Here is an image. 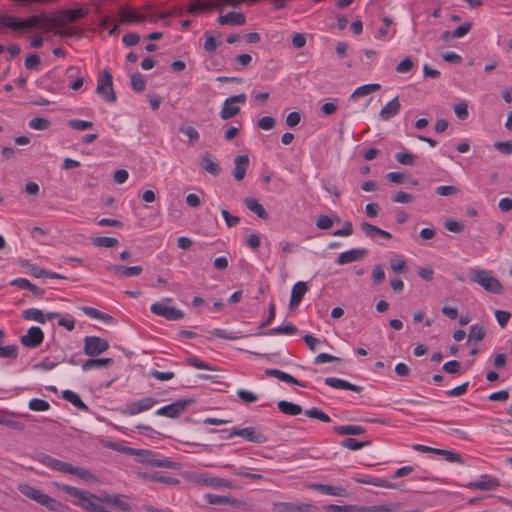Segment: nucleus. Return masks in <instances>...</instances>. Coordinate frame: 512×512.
Listing matches in <instances>:
<instances>
[{
  "label": "nucleus",
  "mask_w": 512,
  "mask_h": 512,
  "mask_svg": "<svg viewBox=\"0 0 512 512\" xmlns=\"http://www.w3.org/2000/svg\"><path fill=\"white\" fill-rule=\"evenodd\" d=\"M138 462L145 464L149 467L166 468L172 470H178L181 468V464L170 460L169 458L163 457L157 452L152 450L141 449Z\"/></svg>",
  "instance_id": "20e7f679"
},
{
  "label": "nucleus",
  "mask_w": 512,
  "mask_h": 512,
  "mask_svg": "<svg viewBox=\"0 0 512 512\" xmlns=\"http://www.w3.org/2000/svg\"><path fill=\"white\" fill-rule=\"evenodd\" d=\"M277 406H278V409L283 414H286V415L295 416L302 412V407L300 405L286 401V400L279 401Z\"/></svg>",
  "instance_id": "72a5a7b5"
},
{
  "label": "nucleus",
  "mask_w": 512,
  "mask_h": 512,
  "mask_svg": "<svg viewBox=\"0 0 512 512\" xmlns=\"http://www.w3.org/2000/svg\"><path fill=\"white\" fill-rule=\"evenodd\" d=\"M23 317L26 320L37 321L41 324L45 323L44 313L40 309H37V308H30V309L25 310L23 312Z\"/></svg>",
  "instance_id": "a19ab883"
},
{
  "label": "nucleus",
  "mask_w": 512,
  "mask_h": 512,
  "mask_svg": "<svg viewBox=\"0 0 512 512\" xmlns=\"http://www.w3.org/2000/svg\"><path fill=\"white\" fill-rule=\"evenodd\" d=\"M396 160L402 165H413L415 156L409 152H397L395 154Z\"/></svg>",
  "instance_id": "5fc2aeb1"
},
{
  "label": "nucleus",
  "mask_w": 512,
  "mask_h": 512,
  "mask_svg": "<svg viewBox=\"0 0 512 512\" xmlns=\"http://www.w3.org/2000/svg\"><path fill=\"white\" fill-rule=\"evenodd\" d=\"M264 373H265V375L270 376V377H275V378L279 379L280 381L298 385L301 387H306V385L304 383L300 382L295 377H293L290 374L283 372L279 369L268 368L264 371Z\"/></svg>",
  "instance_id": "a878e982"
},
{
  "label": "nucleus",
  "mask_w": 512,
  "mask_h": 512,
  "mask_svg": "<svg viewBox=\"0 0 512 512\" xmlns=\"http://www.w3.org/2000/svg\"><path fill=\"white\" fill-rule=\"evenodd\" d=\"M114 363L112 358H96L88 359L82 363V370L87 372L92 369H100L104 367H110Z\"/></svg>",
  "instance_id": "cd10ccee"
},
{
  "label": "nucleus",
  "mask_w": 512,
  "mask_h": 512,
  "mask_svg": "<svg viewBox=\"0 0 512 512\" xmlns=\"http://www.w3.org/2000/svg\"><path fill=\"white\" fill-rule=\"evenodd\" d=\"M495 317L498 322V324L504 328L507 323L509 322V319L511 317V314L508 311L504 310H496L495 311Z\"/></svg>",
  "instance_id": "680f3d73"
},
{
  "label": "nucleus",
  "mask_w": 512,
  "mask_h": 512,
  "mask_svg": "<svg viewBox=\"0 0 512 512\" xmlns=\"http://www.w3.org/2000/svg\"><path fill=\"white\" fill-rule=\"evenodd\" d=\"M216 9H220V5L215 4V1L192 0L190 6L188 7V12L191 14H197L200 12Z\"/></svg>",
  "instance_id": "5701e85b"
},
{
  "label": "nucleus",
  "mask_w": 512,
  "mask_h": 512,
  "mask_svg": "<svg viewBox=\"0 0 512 512\" xmlns=\"http://www.w3.org/2000/svg\"><path fill=\"white\" fill-rule=\"evenodd\" d=\"M87 316L95 319L102 320L105 323H113L114 318L109 314H105L95 308L83 306L80 308Z\"/></svg>",
  "instance_id": "f704fd0d"
},
{
  "label": "nucleus",
  "mask_w": 512,
  "mask_h": 512,
  "mask_svg": "<svg viewBox=\"0 0 512 512\" xmlns=\"http://www.w3.org/2000/svg\"><path fill=\"white\" fill-rule=\"evenodd\" d=\"M67 125L75 130L84 131L93 127V123L91 121L80 120V119H70L67 121Z\"/></svg>",
  "instance_id": "8fccbe9b"
},
{
  "label": "nucleus",
  "mask_w": 512,
  "mask_h": 512,
  "mask_svg": "<svg viewBox=\"0 0 512 512\" xmlns=\"http://www.w3.org/2000/svg\"><path fill=\"white\" fill-rule=\"evenodd\" d=\"M494 147L502 154L509 155L512 153V142H495Z\"/></svg>",
  "instance_id": "774afa93"
},
{
  "label": "nucleus",
  "mask_w": 512,
  "mask_h": 512,
  "mask_svg": "<svg viewBox=\"0 0 512 512\" xmlns=\"http://www.w3.org/2000/svg\"><path fill=\"white\" fill-rule=\"evenodd\" d=\"M217 21L221 25L242 26L246 23V18L243 13L232 11L221 15Z\"/></svg>",
  "instance_id": "b1692460"
},
{
  "label": "nucleus",
  "mask_w": 512,
  "mask_h": 512,
  "mask_svg": "<svg viewBox=\"0 0 512 512\" xmlns=\"http://www.w3.org/2000/svg\"><path fill=\"white\" fill-rule=\"evenodd\" d=\"M61 490L67 495L78 499L77 505L89 512H100L103 506L98 504L100 500L95 494L89 491H83L70 485H62Z\"/></svg>",
  "instance_id": "7ed1b4c3"
},
{
  "label": "nucleus",
  "mask_w": 512,
  "mask_h": 512,
  "mask_svg": "<svg viewBox=\"0 0 512 512\" xmlns=\"http://www.w3.org/2000/svg\"><path fill=\"white\" fill-rule=\"evenodd\" d=\"M195 402L192 398L180 399L171 404H168L156 411L159 416H165L169 418L178 417L189 405Z\"/></svg>",
  "instance_id": "f8f14e48"
},
{
  "label": "nucleus",
  "mask_w": 512,
  "mask_h": 512,
  "mask_svg": "<svg viewBox=\"0 0 512 512\" xmlns=\"http://www.w3.org/2000/svg\"><path fill=\"white\" fill-rule=\"evenodd\" d=\"M380 84L378 83H371V84H365L360 87H357L354 90V98L357 97H363L366 95H370L371 93H374L380 89Z\"/></svg>",
  "instance_id": "e433bc0d"
},
{
  "label": "nucleus",
  "mask_w": 512,
  "mask_h": 512,
  "mask_svg": "<svg viewBox=\"0 0 512 512\" xmlns=\"http://www.w3.org/2000/svg\"><path fill=\"white\" fill-rule=\"evenodd\" d=\"M157 402V399L153 397H145L140 400L128 403L124 412L133 416L151 409Z\"/></svg>",
  "instance_id": "f3484780"
},
{
  "label": "nucleus",
  "mask_w": 512,
  "mask_h": 512,
  "mask_svg": "<svg viewBox=\"0 0 512 512\" xmlns=\"http://www.w3.org/2000/svg\"><path fill=\"white\" fill-rule=\"evenodd\" d=\"M41 59L37 54H31L26 57L24 65L26 69L33 70L36 69L37 66L40 64Z\"/></svg>",
  "instance_id": "338daca9"
},
{
  "label": "nucleus",
  "mask_w": 512,
  "mask_h": 512,
  "mask_svg": "<svg viewBox=\"0 0 512 512\" xmlns=\"http://www.w3.org/2000/svg\"><path fill=\"white\" fill-rule=\"evenodd\" d=\"M400 109L401 104L398 96H396L382 107L379 112V118L382 121H389L399 114Z\"/></svg>",
  "instance_id": "aec40b11"
},
{
  "label": "nucleus",
  "mask_w": 512,
  "mask_h": 512,
  "mask_svg": "<svg viewBox=\"0 0 512 512\" xmlns=\"http://www.w3.org/2000/svg\"><path fill=\"white\" fill-rule=\"evenodd\" d=\"M221 214L225 220L227 227L232 228L240 223V218L229 213L227 210H222Z\"/></svg>",
  "instance_id": "13d9d810"
},
{
  "label": "nucleus",
  "mask_w": 512,
  "mask_h": 512,
  "mask_svg": "<svg viewBox=\"0 0 512 512\" xmlns=\"http://www.w3.org/2000/svg\"><path fill=\"white\" fill-rule=\"evenodd\" d=\"M307 290H308L307 284L305 282L298 281L292 287L291 296L293 298H296V299L302 301V299H303L305 293L307 292Z\"/></svg>",
  "instance_id": "09e8293b"
},
{
  "label": "nucleus",
  "mask_w": 512,
  "mask_h": 512,
  "mask_svg": "<svg viewBox=\"0 0 512 512\" xmlns=\"http://www.w3.org/2000/svg\"><path fill=\"white\" fill-rule=\"evenodd\" d=\"M131 86H132V89L137 93H141L145 90L146 82H145L142 74L137 72V73H133L131 75Z\"/></svg>",
  "instance_id": "79ce46f5"
},
{
  "label": "nucleus",
  "mask_w": 512,
  "mask_h": 512,
  "mask_svg": "<svg viewBox=\"0 0 512 512\" xmlns=\"http://www.w3.org/2000/svg\"><path fill=\"white\" fill-rule=\"evenodd\" d=\"M235 167L233 170V177L237 181H241L244 179L246 175V171L249 167V158L247 155H240L235 158Z\"/></svg>",
  "instance_id": "393cba45"
},
{
  "label": "nucleus",
  "mask_w": 512,
  "mask_h": 512,
  "mask_svg": "<svg viewBox=\"0 0 512 512\" xmlns=\"http://www.w3.org/2000/svg\"><path fill=\"white\" fill-rule=\"evenodd\" d=\"M310 488L321 492L322 494L332 495V496H342L344 495L345 489L341 486H333L327 484H311Z\"/></svg>",
  "instance_id": "473e14b6"
},
{
  "label": "nucleus",
  "mask_w": 512,
  "mask_h": 512,
  "mask_svg": "<svg viewBox=\"0 0 512 512\" xmlns=\"http://www.w3.org/2000/svg\"><path fill=\"white\" fill-rule=\"evenodd\" d=\"M92 243L97 247L111 248L118 245V239L114 237L99 236L92 238Z\"/></svg>",
  "instance_id": "58836bf2"
},
{
  "label": "nucleus",
  "mask_w": 512,
  "mask_h": 512,
  "mask_svg": "<svg viewBox=\"0 0 512 512\" xmlns=\"http://www.w3.org/2000/svg\"><path fill=\"white\" fill-rule=\"evenodd\" d=\"M385 28L379 29V34L383 39H390L394 34V29L392 28V22L388 19H384Z\"/></svg>",
  "instance_id": "0e129e2a"
},
{
  "label": "nucleus",
  "mask_w": 512,
  "mask_h": 512,
  "mask_svg": "<svg viewBox=\"0 0 512 512\" xmlns=\"http://www.w3.org/2000/svg\"><path fill=\"white\" fill-rule=\"evenodd\" d=\"M109 348L106 339L97 336H86L84 338V353L90 357H96Z\"/></svg>",
  "instance_id": "9b49d317"
},
{
  "label": "nucleus",
  "mask_w": 512,
  "mask_h": 512,
  "mask_svg": "<svg viewBox=\"0 0 512 512\" xmlns=\"http://www.w3.org/2000/svg\"><path fill=\"white\" fill-rule=\"evenodd\" d=\"M357 481L363 482L366 484H371L376 487L387 488V489H397L398 488L397 483H394V482H392L386 478H382V477H368L366 479H358Z\"/></svg>",
  "instance_id": "7c9ffc66"
},
{
  "label": "nucleus",
  "mask_w": 512,
  "mask_h": 512,
  "mask_svg": "<svg viewBox=\"0 0 512 512\" xmlns=\"http://www.w3.org/2000/svg\"><path fill=\"white\" fill-rule=\"evenodd\" d=\"M485 336V330L482 326L472 325L469 330L468 343H478Z\"/></svg>",
  "instance_id": "4c0bfd02"
},
{
  "label": "nucleus",
  "mask_w": 512,
  "mask_h": 512,
  "mask_svg": "<svg viewBox=\"0 0 512 512\" xmlns=\"http://www.w3.org/2000/svg\"><path fill=\"white\" fill-rule=\"evenodd\" d=\"M193 481L199 485L211 487L214 489H220V488H227V489H235L238 488V486L235 484V482L221 478V477H212L209 476L207 473H200L196 474L193 477Z\"/></svg>",
  "instance_id": "1a4fd4ad"
},
{
  "label": "nucleus",
  "mask_w": 512,
  "mask_h": 512,
  "mask_svg": "<svg viewBox=\"0 0 512 512\" xmlns=\"http://www.w3.org/2000/svg\"><path fill=\"white\" fill-rule=\"evenodd\" d=\"M200 165L203 170L210 173L213 176H218L221 173V168L219 164L212 160L209 154H204L201 156Z\"/></svg>",
  "instance_id": "c756f323"
},
{
  "label": "nucleus",
  "mask_w": 512,
  "mask_h": 512,
  "mask_svg": "<svg viewBox=\"0 0 512 512\" xmlns=\"http://www.w3.org/2000/svg\"><path fill=\"white\" fill-rule=\"evenodd\" d=\"M246 99L247 97L244 93L226 98L219 113L221 119L228 120L236 116L240 112V106L237 104H245Z\"/></svg>",
  "instance_id": "9d476101"
},
{
  "label": "nucleus",
  "mask_w": 512,
  "mask_h": 512,
  "mask_svg": "<svg viewBox=\"0 0 512 512\" xmlns=\"http://www.w3.org/2000/svg\"><path fill=\"white\" fill-rule=\"evenodd\" d=\"M205 499L211 505H231L235 502V500L229 496H220L211 493L206 494Z\"/></svg>",
  "instance_id": "c9c22d12"
},
{
  "label": "nucleus",
  "mask_w": 512,
  "mask_h": 512,
  "mask_svg": "<svg viewBox=\"0 0 512 512\" xmlns=\"http://www.w3.org/2000/svg\"><path fill=\"white\" fill-rule=\"evenodd\" d=\"M51 17L46 14L33 15L24 20H18L11 16L0 15V24L13 30L31 29L40 26L50 28Z\"/></svg>",
  "instance_id": "f03ea898"
},
{
  "label": "nucleus",
  "mask_w": 512,
  "mask_h": 512,
  "mask_svg": "<svg viewBox=\"0 0 512 512\" xmlns=\"http://www.w3.org/2000/svg\"><path fill=\"white\" fill-rule=\"evenodd\" d=\"M436 193L440 196H451L458 193V189L452 185H442L436 188Z\"/></svg>",
  "instance_id": "052dcab7"
},
{
  "label": "nucleus",
  "mask_w": 512,
  "mask_h": 512,
  "mask_svg": "<svg viewBox=\"0 0 512 512\" xmlns=\"http://www.w3.org/2000/svg\"><path fill=\"white\" fill-rule=\"evenodd\" d=\"M187 363L196 369L214 370L208 363L198 359L197 357L187 358Z\"/></svg>",
  "instance_id": "bf43d9fd"
},
{
  "label": "nucleus",
  "mask_w": 512,
  "mask_h": 512,
  "mask_svg": "<svg viewBox=\"0 0 512 512\" xmlns=\"http://www.w3.org/2000/svg\"><path fill=\"white\" fill-rule=\"evenodd\" d=\"M391 269L395 272H402L406 269V262L401 256H395L390 260Z\"/></svg>",
  "instance_id": "6e6d98bb"
},
{
  "label": "nucleus",
  "mask_w": 512,
  "mask_h": 512,
  "mask_svg": "<svg viewBox=\"0 0 512 512\" xmlns=\"http://www.w3.org/2000/svg\"><path fill=\"white\" fill-rule=\"evenodd\" d=\"M304 414L307 417L315 418V419H318V420H320L322 422H326L327 423V422L331 421V418H330L329 415H327L322 410H320V409H318L316 407H313V408L305 410Z\"/></svg>",
  "instance_id": "a18cd8bd"
},
{
  "label": "nucleus",
  "mask_w": 512,
  "mask_h": 512,
  "mask_svg": "<svg viewBox=\"0 0 512 512\" xmlns=\"http://www.w3.org/2000/svg\"><path fill=\"white\" fill-rule=\"evenodd\" d=\"M454 113L460 120H466L469 116L467 102L462 100L454 105Z\"/></svg>",
  "instance_id": "3c124183"
},
{
  "label": "nucleus",
  "mask_w": 512,
  "mask_h": 512,
  "mask_svg": "<svg viewBox=\"0 0 512 512\" xmlns=\"http://www.w3.org/2000/svg\"><path fill=\"white\" fill-rule=\"evenodd\" d=\"M413 200V196L404 191H398L392 196V201L395 203H409Z\"/></svg>",
  "instance_id": "e2e57ef3"
},
{
  "label": "nucleus",
  "mask_w": 512,
  "mask_h": 512,
  "mask_svg": "<svg viewBox=\"0 0 512 512\" xmlns=\"http://www.w3.org/2000/svg\"><path fill=\"white\" fill-rule=\"evenodd\" d=\"M28 125L34 130H46L50 126V121L47 118L35 117L29 121Z\"/></svg>",
  "instance_id": "603ef678"
},
{
  "label": "nucleus",
  "mask_w": 512,
  "mask_h": 512,
  "mask_svg": "<svg viewBox=\"0 0 512 512\" xmlns=\"http://www.w3.org/2000/svg\"><path fill=\"white\" fill-rule=\"evenodd\" d=\"M62 397L64 400L70 402L72 405H74L76 408L88 412L89 408L88 406L81 400L80 396L71 390H64L62 392Z\"/></svg>",
  "instance_id": "2f4dec72"
},
{
  "label": "nucleus",
  "mask_w": 512,
  "mask_h": 512,
  "mask_svg": "<svg viewBox=\"0 0 512 512\" xmlns=\"http://www.w3.org/2000/svg\"><path fill=\"white\" fill-rule=\"evenodd\" d=\"M469 276L472 282L478 284L488 293L499 295L504 292L503 285L490 270L475 267L470 269Z\"/></svg>",
  "instance_id": "f257e3e1"
},
{
  "label": "nucleus",
  "mask_w": 512,
  "mask_h": 512,
  "mask_svg": "<svg viewBox=\"0 0 512 512\" xmlns=\"http://www.w3.org/2000/svg\"><path fill=\"white\" fill-rule=\"evenodd\" d=\"M44 340V332L38 326L30 327L26 334L20 336V343L30 349H36L40 347Z\"/></svg>",
  "instance_id": "ddd939ff"
},
{
  "label": "nucleus",
  "mask_w": 512,
  "mask_h": 512,
  "mask_svg": "<svg viewBox=\"0 0 512 512\" xmlns=\"http://www.w3.org/2000/svg\"><path fill=\"white\" fill-rule=\"evenodd\" d=\"M413 67V62L412 60L409 58V57H405L404 59H402L397 67H396V71L398 73H407L409 72Z\"/></svg>",
  "instance_id": "69168bd1"
},
{
  "label": "nucleus",
  "mask_w": 512,
  "mask_h": 512,
  "mask_svg": "<svg viewBox=\"0 0 512 512\" xmlns=\"http://www.w3.org/2000/svg\"><path fill=\"white\" fill-rule=\"evenodd\" d=\"M118 15L121 24L141 23L146 20V15L140 13L138 10L125 5L120 6Z\"/></svg>",
  "instance_id": "2eb2a0df"
},
{
  "label": "nucleus",
  "mask_w": 512,
  "mask_h": 512,
  "mask_svg": "<svg viewBox=\"0 0 512 512\" xmlns=\"http://www.w3.org/2000/svg\"><path fill=\"white\" fill-rule=\"evenodd\" d=\"M361 228H362L365 236L368 238H371V239L382 238L384 240H390L392 237L390 232L380 229L377 226H374V225L366 223V222H363L361 224Z\"/></svg>",
  "instance_id": "4be33fe9"
},
{
  "label": "nucleus",
  "mask_w": 512,
  "mask_h": 512,
  "mask_svg": "<svg viewBox=\"0 0 512 512\" xmlns=\"http://www.w3.org/2000/svg\"><path fill=\"white\" fill-rule=\"evenodd\" d=\"M245 207L251 212L255 213L261 219H267L268 213L262 204L255 198H246L244 200Z\"/></svg>",
  "instance_id": "c85d7f7f"
},
{
  "label": "nucleus",
  "mask_w": 512,
  "mask_h": 512,
  "mask_svg": "<svg viewBox=\"0 0 512 512\" xmlns=\"http://www.w3.org/2000/svg\"><path fill=\"white\" fill-rule=\"evenodd\" d=\"M234 436L243 437L247 441L257 443V444L265 443L268 440V438L263 433L259 432L254 427H246V428H242V429L233 428L230 431L228 438H232Z\"/></svg>",
  "instance_id": "4468645a"
},
{
  "label": "nucleus",
  "mask_w": 512,
  "mask_h": 512,
  "mask_svg": "<svg viewBox=\"0 0 512 512\" xmlns=\"http://www.w3.org/2000/svg\"><path fill=\"white\" fill-rule=\"evenodd\" d=\"M37 460L39 462H41L42 464L46 465L47 467L52 468L56 471H61V472H65V473L70 472V468H71L70 463L62 462L56 458H53L50 455L40 453L37 456Z\"/></svg>",
  "instance_id": "6ab92c4d"
},
{
  "label": "nucleus",
  "mask_w": 512,
  "mask_h": 512,
  "mask_svg": "<svg viewBox=\"0 0 512 512\" xmlns=\"http://www.w3.org/2000/svg\"><path fill=\"white\" fill-rule=\"evenodd\" d=\"M69 474L76 475L87 482L95 479L94 475L89 470L73 465H71Z\"/></svg>",
  "instance_id": "de8ad7c7"
},
{
  "label": "nucleus",
  "mask_w": 512,
  "mask_h": 512,
  "mask_svg": "<svg viewBox=\"0 0 512 512\" xmlns=\"http://www.w3.org/2000/svg\"><path fill=\"white\" fill-rule=\"evenodd\" d=\"M28 407L32 411L42 412L47 411L50 408V404L46 400L33 398L29 401Z\"/></svg>",
  "instance_id": "49530a36"
},
{
  "label": "nucleus",
  "mask_w": 512,
  "mask_h": 512,
  "mask_svg": "<svg viewBox=\"0 0 512 512\" xmlns=\"http://www.w3.org/2000/svg\"><path fill=\"white\" fill-rule=\"evenodd\" d=\"M18 357V347L16 345H0V358L2 359H16Z\"/></svg>",
  "instance_id": "37998d69"
},
{
  "label": "nucleus",
  "mask_w": 512,
  "mask_h": 512,
  "mask_svg": "<svg viewBox=\"0 0 512 512\" xmlns=\"http://www.w3.org/2000/svg\"><path fill=\"white\" fill-rule=\"evenodd\" d=\"M325 384L330 386V387H333V388H336V389H345V390H352V383L351 382H348V381H345V380H342V379H339V378H335V377H328L325 379Z\"/></svg>",
  "instance_id": "ea45409f"
},
{
  "label": "nucleus",
  "mask_w": 512,
  "mask_h": 512,
  "mask_svg": "<svg viewBox=\"0 0 512 512\" xmlns=\"http://www.w3.org/2000/svg\"><path fill=\"white\" fill-rule=\"evenodd\" d=\"M20 263L22 267L28 268L29 273L36 278L45 277V275H47V270L37 265L30 264L27 260H22Z\"/></svg>",
  "instance_id": "c03bdc74"
},
{
  "label": "nucleus",
  "mask_w": 512,
  "mask_h": 512,
  "mask_svg": "<svg viewBox=\"0 0 512 512\" xmlns=\"http://www.w3.org/2000/svg\"><path fill=\"white\" fill-rule=\"evenodd\" d=\"M499 485L498 481L489 475H481L478 479L469 481L464 485L466 488H472L480 491H490L497 488Z\"/></svg>",
  "instance_id": "a211bd4d"
},
{
  "label": "nucleus",
  "mask_w": 512,
  "mask_h": 512,
  "mask_svg": "<svg viewBox=\"0 0 512 512\" xmlns=\"http://www.w3.org/2000/svg\"><path fill=\"white\" fill-rule=\"evenodd\" d=\"M122 495L119 494H105L101 498V501L117 507L121 511H130L131 505L122 500Z\"/></svg>",
  "instance_id": "bb28decb"
},
{
  "label": "nucleus",
  "mask_w": 512,
  "mask_h": 512,
  "mask_svg": "<svg viewBox=\"0 0 512 512\" xmlns=\"http://www.w3.org/2000/svg\"><path fill=\"white\" fill-rule=\"evenodd\" d=\"M171 301V298H164L161 302L153 303L150 310L153 314L164 317L169 321L182 319L184 317V313L180 309L166 305V303Z\"/></svg>",
  "instance_id": "0eeeda50"
},
{
  "label": "nucleus",
  "mask_w": 512,
  "mask_h": 512,
  "mask_svg": "<svg viewBox=\"0 0 512 512\" xmlns=\"http://www.w3.org/2000/svg\"><path fill=\"white\" fill-rule=\"evenodd\" d=\"M18 490L27 498L36 501L49 510L56 511L57 507L59 506V502L57 500L44 493L42 490L37 489L29 484H20L18 486Z\"/></svg>",
  "instance_id": "39448f33"
},
{
  "label": "nucleus",
  "mask_w": 512,
  "mask_h": 512,
  "mask_svg": "<svg viewBox=\"0 0 512 512\" xmlns=\"http://www.w3.org/2000/svg\"><path fill=\"white\" fill-rule=\"evenodd\" d=\"M109 271L113 272L116 275H120L124 278L138 276L142 273V266H123L118 264H112L107 268Z\"/></svg>",
  "instance_id": "412c9836"
},
{
  "label": "nucleus",
  "mask_w": 512,
  "mask_h": 512,
  "mask_svg": "<svg viewBox=\"0 0 512 512\" xmlns=\"http://www.w3.org/2000/svg\"><path fill=\"white\" fill-rule=\"evenodd\" d=\"M96 93L108 103H114L117 99L113 89V77L108 69L103 70V75L98 78Z\"/></svg>",
  "instance_id": "423d86ee"
},
{
  "label": "nucleus",
  "mask_w": 512,
  "mask_h": 512,
  "mask_svg": "<svg viewBox=\"0 0 512 512\" xmlns=\"http://www.w3.org/2000/svg\"><path fill=\"white\" fill-rule=\"evenodd\" d=\"M237 396L245 403H253L258 399V396L251 391L239 389Z\"/></svg>",
  "instance_id": "4d7b16f0"
},
{
  "label": "nucleus",
  "mask_w": 512,
  "mask_h": 512,
  "mask_svg": "<svg viewBox=\"0 0 512 512\" xmlns=\"http://www.w3.org/2000/svg\"><path fill=\"white\" fill-rule=\"evenodd\" d=\"M50 29H53L55 34L61 36L72 37L79 35V31L76 28L66 27V25L63 27H50Z\"/></svg>",
  "instance_id": "864d4df0"
},
{
  "label": "nucleus",
  "mask_w": 512,
  "mask_h": 512,
  "mask_svg": "<svg viewBox=\"0 0 512 512\" xmlns=\"http://www.w3.org/2000/svg\"><path fill=\"white\" fill-rule=\"evenodd\" d=\"M272 509L276 512H314L315 507L307 503L275 502Z\"/></svg>",
  "instance_id": "dca6fc26"
},
{
  "label": "nucleus",
  "mask_w": 512,
  "mask_h": 512,
  "mask_svg": "<svg viewBox=\"0 0 512 512\" xmlns=\"http://www.w3.org/2000/svg\"><path fill=\"white\" fill-rule=\"evenodd\" d=\"M86 12L82 8L64 9L49 20L50 27H63L67 23H74L83 18Z\"/></svg>",
  "instance_id": "6e6552de"
}]
</instances>
